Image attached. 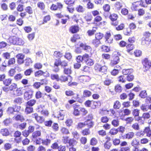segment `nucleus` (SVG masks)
Returning a JSON list of instances; mask_svg holds the SVG:
<instances>
[{
  "mask_svg": "<svg viewBox=\"0 0 151 151\" xmlns=\"http://www.w3.org/2000/svg\"><path fill=\"white\" fill-rule=\"evenodd\" d=\"M130 69H123L122 70V73L124 75L127 76V75L130 74Z\"/></svg>",
  "mask_w": 151,
  "mask_h": 151,
  "instance_id": "0e129e2a",
  "label": "nucleus"
},
{
  "mask_svg": "<svg viewBox=\"0 0 151 151\" xmlns=\"http://www.w3.org/2000/svg\"><path fill=\"white\" fill-rule=\"evenodd\" d=\"M147 96L146 91L145 90L141 91L139 94V96L142 98H145Z\"/></svg>",
  "mask_w": 151,
  "mask_h": 151,
  "instance_id": "4be33fe9",
  "label": "nucleus"
},
{
  "mask_svg": "<svg viewBox=\"0 0 151 151\" xmlns=\"http://www.w3.org/2000/svg\"><path fill=\"white\" fill-rule=\"evenodd\" d=\"M134 117L135 120L137 121L139 123H140L141 124H143L144 123V120H143L142 117L140 116Z\"/></svg>",
  "mask_w": 151,
  "mask_h": 151,
  "instance_id": "79ce46f5",
  "label": "nucleus"
},
{
  "mask_svg": "<svg viewBox=\"0 0 151 151\" xmlns=\"http://www.w3.org/2000/svg\"><path fill=\"white\" fill-rule=\"evenodd\" d=\"M151 42V39L148 37H143L142 39V44L143 45H146V46H147L150 45Z\"/></svg>",
  "mask_w": 151,
  "mask_h": 151,
  "instance_id": "1a4fd4ad",
  "label": "nucleus"
},
{
  "mask_svg": "<svg viewBox=\"0 0 151 151\" xmlns=\"http://www.w3.org/2000/svg\"><path fill=\"white\" fill-rule=\"evenodd\" d=\"M92 43L95 47H97L101 44V42L100 40L95 39L93 40Z\"/></svg>",
  "mask_w": 151,
  "mask_h": 151,
  "instance_id": "a878e982",
  "label": "nucleus"
},
{
  "mask_svg": "<svg viewBox=\"0 0 151 151\" xmlns=\"http://www.w3.org/2000/svg\"><path fill=\"white\" fill-rule=\"evenodd\" d=\"M150 117V114L149 113H144L142 116V119H143V120H144V121L145 119H149Z\"/></svg>",
  "mask_w": 151,
  "mask_h": 151,
  "instance_id": "ea45409f",
  "label": "nucleus"
},
{
  "mask_svg": "<svg viewBox=\"0 0 151 151\" xmlns=\"http://www.w3.org/2000/svg\"><path fill=\"white\" fill-rule=\"evenodd\" d=\"M124 32L125 35H129L131 34V30L129 27L124 30Z\"/></svg>",
  "mask_w": 151,
  "mask_h": 151,
  "instance_id": "de8ad7c7",
  "label": "nucleus"
},
{
  "mask_svg": "<svg viewBox=\"0 0 151 151\" xmlns=\"http://www.w3.org/2000/svg\"><path fill=\"white\" fill-rule=\"evenodd\" d=\"M126 77H127V80L129 82L132 81L134 78V76L130 74L127 75Z\"/></svg>",
  "mask_w": 151,
  "mask_h": 151,
  "instance_id": "c9c22d12",
  "label": "nucleus"
},
{
  "mask_svg": "<svg viewBox=\"0 0 151 151\" xmlns=\"http://www.w3.org/2000/svg\"><path fill=\"white\" fill-rule=\"evenodd\" d=\"M75 0H64V2L67 5H70L73 4Z\"/></svg>",
  "mask_w": 151,
  "mask_h": 151,
  "instance_id": "4d7b16f0",
  "label": "nucleus"
},
{
  "mask_svg": "<svg viewBox=\"0 0 151 151\" xmlns=\"http://www.w3.org/2000/svg\"><path fill=\"white\" fill-rule=\"evenodd\" d=\"M111 146V143L109 142L106 143L105 142L104 144V146L105 149L107 150L109 149Z\"/></svg>",
  "mask_w": 151,
  "mask_h": 151,
  "instance_id": "680f3d73",
  "label": "nucleus"
},
{
  "mask_svg": "<svg viewBox=\"0 0 151 151\" xmlns=\"http://www.w3.org/2000/svg\"><path fill=\"white\" fill-rule=\"evenodd\" d=\"M92 18L93 17L90 13H88L84 17V19L88 22L91 21Z\"/></svg>",
  "mask_w": 151,
  "mask_h": 151,
  "instance_id": "b1692460",
  "label": "nucleus"
},
{
  "mask_svg": "<svg viewBox=\"0 0 151 151\" xmlns=\"http://www.w3.org/2000/svg\"><path fill=\"white\" fill-rule=\"evenodd\" d=\"M127 138L130 139L132 138L134 135V133L133 132H129L127 134H126Z\"/></svg>",
  "mask_w": 151,
  "mask_h": 151,
  "instance_id": "6e6d98bb",
  "label": "nucleus"
},
{
  "mask_svg": "<svg viewBox=\"0 0 151 151\" xmlns=\"http://www.w3.org/2000/svg\"><path fill=\"white\" fill-rule=\"evenodd\" d=\"M60 65L58 64V62L57 61V59H56L55 60L54 63V66L53 67V71L55 72H58L59 70V68L58 67Z\"/></svg>",
  "mask_w": 151,
  "mask_h": 151,
  "instance_id": "f8f14e48",
  "label": "nucleus"
},
{
  "mask_svg": "<svg viewBox=\"0 0 151 151\" xmlns=\"http://www.w3.org/2000/svg\"><path fill=\"white\" fill-rule=\"evenodd\" d=\"M115 6L116 9L118 10H120L122 6V4L119 2H117L115 4Z\"/></svg>",
  "mask_w": 151,
  "mask_h": 151,
  "instance_id": "69168bd1",
  "label": "nucleus"
},
{
  "mask_svg": "<svg viewBox=\"0 0 151 151\" xmlns=\"http://www.w3.org/2000/svg\"><path fill=\"white\" fill-rule=\"evenodd\" d=\"M60 131L63 134H68L69 133L68 129L65 127H62Z\"/></svg>",
  "mask_w": 151,
  "mask_h": 151,
  "instance_id": "603ef678",
  "label": "nucleus"
},
{
  "mask_svg": "<svg viewBox=\"0 0 151 151\" xmlns=\"http://www.w3.org/2000/svg\"><path fill=\"white\" fill-rule=\"evenodd\" d=\"M36 101L34 99H32L28 101L26 105L28 106L32 107L35 103Z\"/></svg>",
  "mask_w": 151,
  "mask_h": 151,
  "instance_id": "aec40b11",
  "label": "nucleus"
},
{
  "mask_svg": "<svg viewBox=\"0 0 151 151\" xmlns=\"http://www.w3.org/2000/svg\"><path fill=\"white\" fill-rule=\"evenodd\" d=\"M43 73V72L41 70H40L36 71L35 73V76L36 77H39L42 75Z\"/></svg>",
  "mask_w": 151,
  "mask_h": 151,
  "instance_id": "a19ab883",
  "label": "nucleus"
},
{
  "mask_svg": "<svg viewBox=\"0 0 151 151\" xmlns=\"http://www.w3.org/2000/svg\"><path fill=\"white\" fill-rule=\"evenodd\" d=\"M23 77L22 75L20 73L17 74L14 77V79L16 81H18L21 79Z\"/></svg>",
  "mask_w": 151,
  "mask_h": 151,
  "instance_id": "49530a36",
  "label": "nucleus"
},
{
  "mask_svg": "<svg viewBox=\"0 0 151 151\" xmlns=\"http://www.w3.org/2000/svg\"><path fill=\"white\" fill-rule=\"evenodd\" d=\"M50 19V16L49 15L45 17L43 19V22H42V24H44L45 23H47V22L49 21Z\"/></svg>",
  "mask_w": 151,
  "mask_h": 151,
  "instance_id": "e2e57ef3",
  "label": "nucleus"
},
{
  "mask_svg": "<svg viewBox=\"0 0 151 151\" xmlns=\"http://www.w3.org/2000/svg\"><path fill=\"white\" fill-rule=\"evenodd\" d=\"M123 112L124 113V116L129 115L131 113V111L128 109H126L123 110Z\"/></svg>",
  "mask_w": 151,
  "mask_h": 151,
  "instance_id": "052dcab7",
  "label": "nucleus"
},
{
  "mask_svg": "<svg viewBox=\"0 0 151 151\" xmlns=\"http://www.w3.org/2000/svg\"><path fill=\"white\" fill-rule=\"evenodd\" d=\"M91 92L90 91L86 90L83 92V96L85 97H89L91 95Z\"/></svg>",
  "mask_w": 151,
  "mask_h": 151,
  "instance_id": "6ab92c4d",
  "label": "nucleus"
},
{
  "mask_svg": "<svg viewBox=\"0 0 151 151\" xmlns=\"http://www.w3.org/2000/svg\"><path fill=\"white\" fill-rule=\"evenodd\" d=\"M41 135V132L39 130L36 131L33 133L32 136L33 138H35L37 137L40 136Z\"/></svg>",
  "mask_w": 151,
  "mask_h": 151,
  "instance_id": "473e14b6",
  "label": "nucleus"
},
{
  "mask_svg": "<svg viewBox=\"0 0 151 151\" xmlns=\"http://www.w3.org/2000/svg\"><path fill=\"white\" fill-rule=\"evenodd\" d=\"M76 10L79 12H82L84 11L85 9L80 5L78 6L76 8Z\"/></svg>",
  "mask_w": 151,
  "mask_h": 151,
  "instance_id": "58836bf2",
  "label": "nucleus"
},
{
  "mask_svg": "<svg viewBox=\"0 0 151 151\" xmlns=\"http://www.w3.org/2000/svg\"><path fill=\"white\" fill-rule=\"evenodd\" d=\"M71 69V68L70 66H69L68 68H64L63 70L64 73L68 75L72 73Z\"/></svg>",
  "mask_w": 151,
  "mask_h": 151,
  "instance_id": "dca6fc26",
  "label": "nucleus"
},
{
  "mask_svg": "<svg viewBox=\"0 0 151 151\" xmlns=\"http://www.w3.org/2000/svg\"><path fill=\"white\" fill-rule=\"evenodd\" d=\"M33 72L32 68H29L27 69L24 71V74L26 76H30Z\"/></svg>",
  "mask_w": 151,
  "mask_h": 151,
  "instance_id": "cd10ccee",
  "label": "nucleus"
},
{
  "mask_svg": "<svg viewBox=\"0 0 151 151\" xmlns=\"http://www.w3.org/2000/svg\"><path fill=\"white\" fill-rule=\"evenodd\" d=\"M77 143L76 141L73 139H70L69 141V145L70 147H73V146Z\"/></svg>",
  "mask_w": 151,
  "mask_h": 151,
  "instance_id": "c03bdc74",
  "label": "nucleus"
},
{
  "mask_svg": "<svg viewBox=\"0 0 151 151\" xmlns=\"http://www.w3.org/2000/svg\"><path fill=\"white\" fill-rule=\"evenodd\" d=\"M80 47L82 48L84 50L86 51H89V50H91L90 46L87 45L86 44L83 43H81L80 44Z\"/></svg>",
  "mask_w": 151,
  "mask_h": 151,
  "instance_id": "ddd939ff",
  "label": "nucleus"
},
{
  "mask_svg": "<svg viewBox=\"0 0 151 151\" xmlns=\"http://www.w3.org/2000/svg\"><path fill=\"white\" fill-rule=\"evenodd\" d=\"M109 18L111 21V24L114 26H116L118 24V22L116 21L118 18V16L115 14H111L109 16Z\"/></svg>",
  "mask_w": 151,
  "mask_h": 151,
  "instance_id": "f03ea898",
  "label": "nucleus"
},
{
  "mask_svg": "<svg viewBox=\"0 0 151 151\" xmlns=\"http://www.w3.org/2000/svg\"><path fill=\"white\" fill-rule=\"evenodd\" d=\"M84 62L89 66H92L94 64V62L93 60L91 58H89V55H88V58H86L85 59Z\"/></svg>",
  "mask_w": 151,
  "mask_h": 151,
  "instance_id": "4468645a",
  "label": "nucleus"
},
{
  "mask_svg": "<svg viewBox=\"0 0 151 151\" xmlns=\"http://www.w3.org/2000/svg\"><path fill=\"white\" fill-rule=\"evenodd\" d=\"M93 106H92V108L94 109L96 108L97 107H99L100 106L101 104V103L99 101H94L93 103Z\"/></svg>",
  "mask_w": 151,
  "mask_h": 151,
  "instance_id": "393cba45",
  "label": "nucleus"
},
{
  "mask_svg": "<svg viewBox=\"0 0 151 151\" xmlns=\"http://www.w3.org/2000/svg\"><path fill=\"white\" fill-rule=\"evenodd\" d=\"M8 63V65H10L14 64L15 62V59L14 58H12L10 59L7 62Z\"/></svg>",
  "mask_w": 151,
  "mask_h": 151,
  "instance_id": "bf43d9fd",
  "label": "nucleus"
},
{
  "mask_svg": "<svg viewBox=\"0 0 151 151\" xmlns=\"http://www.w3.org/2000/svg\"><path fill=\"white\" fill-rule=\"evenodd\" d=\"M87 76H81L78 77V79L81 82H86V78Z\"/></svg>",
  "mask_w": 151,
  "mask_h": 151,
  "instance_id": "c756f323",
  "label": "nucleus"
},
{
  "mask_svg": "<svg viewBox=\"0 0 151 151\" xmlns=\"http://www.w3.org/2000/svg\"><path fill=\"white\" fill-rule=\"evenodd\" d=\"M70 32L73 34H74L79 31V27L78 25H74L71 26L69 29Z\"/></svg>",
  "mask_w": 151,
  "mask_h": 151,
  "instance_id": "6e6552de",
  "label": "nucleus"
},
{
  "mask_svg": "<svg viewBox=\"0 0 151 151\" xmlns=\"http://www.w3.org/2000/svg\"><path fill=\"white\" fill-rule=\"evenodd\" d=\"M82 134L84 135H88L90 134V131L89 128L85 129L83 130L82 132Z\"/></svg>",
  "mask_w": 151,
  "mask_h": 151,
  "instance_id": "13d9d810",
  "label": "nucleus"
},
{
  "mask_svg": "<svg viewBox=\"0 0 151 151\" xmlns=\"http://www.w3.org/2000/svg\"><path fill=\"white\" fill-rule=\"evenodd\" d=\"M139 110L137 109H135L133 110L132 114L134 117H137L139 116Z\"/></svg>",
  "mask_w": 151,
  "mask_h": 151,
  "instance_id": "37998d69",
  "label": "nucleus"
},
{
  "mask_svg": "<svg viewBox=\"0 0 151 151\" xmlns=\"http://www.w3.org/2000/svg\"><path fill=\"white\" fill-rule=\"evenodd\" d=\"M88 54H85L82 56L81 55L78 56L76 58V61L78 63L80 62H84L85 59L86 58H88Z\"/></svg>",
  "mask_w": 151,
  "mask_h": 151,
  "instance_id": "423d86ee",
  "label": "nucleus"
},
{
  "mask_svg": "<svg viewBox=\"0 0 151 151\" xmlns=\"http://www.w3.org/2000/svg\"><path fill=\"white\" fill-rule=\"evenodd\" d=\"M103 8L105 11L108 12L110 9V7L109 5L106 4L104 6Z\"/></svg>",
  "mask_w": 151,
  "mask_h": 151,
  "instance_id": "5fc2aeb1",
  "label": "nucleus"
},
{
  "mask_svg": "<svg viewBox=\"0 0 151 151\" xmlns=\"http://www.w3.org/2000/svg\"><path fill=\"white\" fill-rule=\"evenodd\" d=\"M95 69L97 71H99V72L103 73L106 74L107 71V68L105 66H101V65L99 64H97L94 67Z\"/></svg>",
  "mask_w": 151,
  "mask_h": 151,
  "instance_id": "7ed1b4c3",
  "label": "nucleus"
},
{
  "mask_svg": "<svg viewBox=\"0 0 151 151\" xmlns=\"http://www.w3.org/2000/svg\"><path fill=\"white\" fill-rule=\"evenodd\" d=\"M16 72L15 70L14 69H11L9 71L8 74L10 76H13Z\"/></svg>",
  "mask_w": 151,
  "mask_h": 151,
  "instance_id": "09e8293b",
  "label": "nucleus"
},
{
  "mask_svg": "<svg viewBox=\"0 0 151 151\" xmlns=\"http://www.w3.org/2000/svg\"><path fill=\"white\" fill-rule=\"evenodd\" d=\"M126 76H125L123 74V75H121L119 77V82H122V83H124L126 82V79L127 80V77H126Z\"/></svg>",
  "mask_w": 151,
  "mask_h": 151,
  "instance_id": "f704fd0d",
  "label": "nucleus"
},
{
  "mask_svg": "<svg viewBox=\"0 0 151 151\" xmlns=\"http://www.w3.org/2000/svg\"><path fill=\"white\" fill-rule=\"evenodd\" d=\"M57 61L58 62L60 65H61L63 68L66 67V66H68V62L65 60L61 61L60 59H57Z\"/></svg>",
  "mask_w": 151,
  "mask_h": 151,
  "instance_id": "9b49d317",
  "label": "nucleus"
},
{
  "mask_svg": "<svg viewBox=\"0 0 151 151\" xmlns=\"http://www.w3.org/2000/svg\"><path fill=\"white\" fill-rule=\"evenodd\" d=\"M86 125L88 126L89 128H91L93 127L94 125V122L91 121L90 119H88L85 122Z\"/></svg>",
  "mask_w": 151,
  "mask_h": 151,
  "instance_id": "f3484780",
  "label": "nucleus"
},
{
  "mask_svg": "<svg viewBox=\"0 0 151 151\" xmlns=\"http://www.w3.org/2000/svg\"><path fill=\"white\" fill-rule=\"evenodd\" d=\"M117 129L114 128H112L110 131L109 133L112 135H115L118 133Z\"/></svg>",
  "mask_w": 151,
  "mask_h": 151,
  "instance_id": "8fccbe9b",
  "label": "nucleus"
},
{
  "mask_svg": "<svg viewBox=\"0 0 151 151\" xmlns=\"http://www.w3.org/2000/svg\"><path fill=\"white\" fill-rule=\"evenodd\" d=\"M86 125L85 122L84 123L79 122L78 123L77 127L78 129H81L82 128L84 127Z\"/></svg>",
  "mask_w": 151,
  "mask_h": 151,
  "instance_id": "3c124183",
  "label": "nucleus"
},
{
  "mask_svg": "<svg viewBox=\"0 0 151 151\" xmlns=\"http://www.w3.org/2000/svg\"><path fill=\"white\" fill-rule=\"evenodd\" d=\"M23 101V100L22 98L17 97L14 99V102L15 103L20 104Z\"/></svg>",
  "mask_w": 151,
  "mask_h": 151,
  "instance_id": "2f4dec72",
  "label": "nucleus"
},
{
  "mask_svg": "<svg viewBox=\"0 0 151 151\" xmlns=\"http://www.w3.org/2000/svg\"><path fill=\"white\" fill-rule=\"evenodd\" d=\"M12 42L14 45H23L24 43V41L22 39L15 37L12 38Z\"/></svg>",
  "mask_w": 151,
  "mask_h": 151,
  "instance_id": "f257e3e1",
  "label": "nucleus"
},
{
  "mask_svg": "<svg viewBox=\"0 0 151 151\" xmlns=\"http://www.w3.org/2000/svg\"><path fill=\"white\" fill-rule=\"evenodd\" d=\"M0 132L3 136H7L9 135V132L8 129L6 128L1 129Z\"/></svg>",
  "mask_w": 151,
  "mask_h": 151,
  "instance_id": "2eb2a0df",
  "label": "nucleus"
},
{
  "mask_svg": "<svg viewBox=\"0 0 151 151\" xmlns=\"http://www.w3.org/2000/svg\"><path fill=\"white\" fill-rule=\"evenodd\" d=\"M25 10L26 11V13L27 12L29 14H32L33 13L32 9L30 6L27 7L25 8Z\"/></svg>",
  "mask_w": 151,
  "mask_h": 151,
  "instance_id": "72a5a7b5",
  "label": "nucleus"
},
{
  "mask_svg": "<svg viewBox=\"0 0 151 151\" xmlns=\"http://www.w3.org/2000/svg\"><path fill=\"white\" fill-rule=\"evenodd\" d=\"M12 82V79L11 78L5 79L3 81V83L6 86H8Z\"/></svg>",
  "mask_w": 151,
  "mask_h": 151,
  "instance_id": "a211bd4d",
  "label": "nucleus"
},
{
  "mask_svg": "<svg viewBox=\"0 0 151 151\" xmlns=\"http://www.w3.org/2000/svg\"><path fill=\"white\" fill-rule=\"evenodd\" d=\"M120 107V104L119 102L118 101H116L114 103V108L115 109H119Z\"/></svg>",
  "mask_w": 151,
  "mask_h": 151,
  "instance_id": "a18cd8bd",
  "label": "nucleus"
},
{
  "mask_svg": "<svg viewBox=\"0 0 151 151\" xmlns=\"http://www.w3.org/2000/svg\"><path fill=\"white\" fill-rule=\"evenodd\" d=\"M104 36L103 34L100 32L97 33L95 35V39L100 40Z\"/></svg>",
  "mask_w": 151,
  "mask_h": 151,
  "instance_id": "c85d7f7f",
  "label": "nucleus"
},
{
  "mask_svg": "<svg viewBox=\"0 0 151 151\" xmlns=\"http://www.w3.org/2000/svg\"><path fill=\"white\" fill-rule=\"evenodd\" d=\"M70 78V79L72 78L71 76L70 75H68L67 76H65L62 75L61 76L59 79H58V80H57L58 81H60L61 82H65L68 81V78Z\"/></svg>",
  "mask_w": 151,
  "mask_h": 151,
  "instance_id": "9d476101",
  "label": "nucleus"
},
{
  "mask_svg": "<svg viewBox=\"0 0 151 151\" xmlns=\"http://www.w3.org/2000/svg\"><path fill=\"white\" fill-rule=\"evenodd\" d=\"M126 47L127 49V51L128 52H130L134 48L133 44L131 43L128 44Z\"/></svg>",
  "mask_w": 151,
  "mask_h": 151,
  "instance_id": "bb28decb",
  "label": "nucleus"
},
{
  "mask_svg": "<svg viewBox=\"0 0 151 151\" xmlns=\"http://www.w3.org/2000/svg\"><path fill=\"white\" fill-rule=\"evenodd\" d=\"M25 65L26 66H29L32 63V61L31 59L29 58H27L25 60Z\"/></svg>",
  "mask_w": 151,
  "mask_h": 151,
  "instance_id": "4c0bfd02",
  "label": "nucleus"
},
{
  "mask_svg": "<svg viewBox=\"0 0 151 151\" xmlns=\"http://www.w3.org/2000/svg\"><path fill=\"white\" fill-rule=\"evenodd\" d=\"M80 112L82 113L83 116L86 115L88 113V111L84 108H81L80 109Z\"/></svg>",
  "mask_w": 151,
  "mask_h": 151,
  "instance_id": "774afa93",
  "label": "nucleus"
},
{
  "mask_svg": "<svg viewBox=\"0 0 151 151\" xmlns=\"http://www.w3.org/2000/svg\"><path fill=\"white\" fill-rule=\"evenodd\" d=\"M103 51L104 52H108L110 51V48L106 46H103L101 47Z\"/></svg>",
  "mask_w": 151,
  "mask_h": 151,
  "instance_id": "338daca9",
  "label": "nucleus"
},
{
  "mask_svg": "<svg viewBox=\"0 0 151 151\" xmlns=\"http://www.w3.org/2000/svg\"><path fill=\"white\" fill-rule=\"evenodd\" d=\"M37 6L42 10H44L45 8V5L42 2H39L37 4Z\"/></svg>",
  "mask_w": 151,
  "mask_h": 151,
  "instance_id": "e433bc0d",
  "label": "nucleus"
},
{
  "mask_svg": "<svg viewBox=\"0 0 151 151\" xmlns=\"http://www.w3.org/2000/svg\"><path fill=\"white\" fill-rule=\"evenodd\" d=\"M34 91L31 89L26 91L24 93V99L26 100H28L31 99L33 96V93Z\"/></svg>",
  "mask_w": 151,
  "mask_h": 151,
  "instance_id": "20e7f679",
  "label": "nucleus"
},
{
  "mask_svg": "<svg viewBox=\"0 0 151 151\" xmlns=\"http://www.w3.org/2000/svg\"><path fill=\"white\" fill-rule=\"evenodd\" d=\"M33 108L32 107L30 106H28L26 105V107L25 109V112L27 114H29L33 112Z\"/></svg>",
  "mask_w": 151,
  "mask_h": 151,
  "instance_id": "5701e85b",
  "label": "nucleus"
},
{
  "mask_svg": "<svg viewBox=\"0 0 151 151\" xmlns=\"http://www.w3.org/2000/svg\"><path fill=\"white\" fill-rule=\"evenodd\" d=\"M119 56L118 55H114L112 57V60L110 63L111 65L112 66H114L115 65H116L119 63Z\"/></svg>",
  "mask_w": 151,
  "mask_h": 151,
  "instance_id": "39448f33",
  "label": "nucleus"
},
{
  "mask_svg": "<svg viewBox=\"0 0 151 151\" xmlns=\"http://www.w3.org/2000/svg\"><path fill=\"white\" fill-rule=\"evenodd\" d=\"M142 64L147 70L151 67V61L147 58H145L142 61Z\"/></svg>",
  "mask_w": 151,
  "mask_h": 151,
  "instance_id": "0eeeda50",
  "label": "nucleus"
},
{
  "mask_svg": "<svg viewBox=\"0 0 151 151\" xmlns=\"http://www.w3.org/2000/svg\"><path fill=\"white\" fill-rule=\"evenodd\" d=\"M114 89L116 92H120L122 90V87L119 84H117L115 86Z\"/></svg>",
  "mask_w": 151,
  "mask_h": 151,
  "instance_id": "7c9ffc66",
  "label": "nucleus"
},
{
  "mask_svg": "<svg viewBox=\"0 0 151 151\" xmlns=\"http://www.w3.org/2000/svg\"><path fill=\"white\" fill-rule=\"evenodd\" d=\"M145 133H147V136L148 137L151 136V130L149 127H145L144 129Z\"/></svg>",
  "mask_w": 151,
  "mask_h": 151,
  "instance_id": "412c9836",
  "label": "nucleus"
},
{
  "mask_svg": "<svg viewBox=\"0 0 151 151\" xmlns=\"http://www.w3.org/2000/svg\"><path fill=\"white\" fill-rule=\"evenodd\" d=\"M42 95V93L40 91H37L35 94V97L37 99H39L41 98Z\"/></svg>",
  "mask_w": 151,
  "mask_h": 151,
  "instance_id": "864d4df0",
  "label": "nucleus"
}]
</instances>
